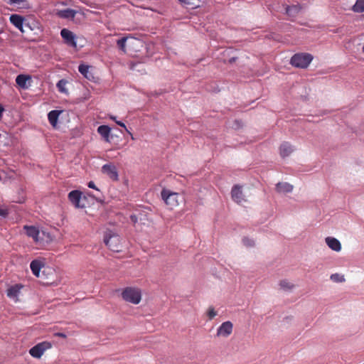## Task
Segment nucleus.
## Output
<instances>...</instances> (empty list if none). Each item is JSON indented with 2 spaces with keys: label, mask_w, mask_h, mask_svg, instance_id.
<instances>
[{
  "label": "nucleus",
  "mask_w": 364,
  "mask_h": 364,
  "mask_svg": "<svg viewBox=\"0 0 364 364\" xmlns=\"http://www.w3.org/2000/svg\"><path fill=\"white\" fill-rule=\"evenodd\" d=\"M4 112V108L3 106L0 104V119L2 118L3 112Z\"/></svg>",
  "instance_id": "58836bf2"
},
{
  "label": "nucleus",
  "mask_w": 364,
  "mask_h": 364,
  "mask_svg": "<svg viewBox=\"0 0 364 364\" xmlns=\"http://www.w3.org/2000/svg\"><path fill=\"white\" fill-rule=\"evenodd\" d=\"M97 132L106 142H110L109 136L111 133V129L109 126L100 125L97 128Z\"/></svg>",
  "instance_id": "f3484780"
},
{
  "label": "nucleus",
  "mask_w": 364,
  "mask_h": 364,
  "mask_svg": "<svg viewBox=\"0 0 364 364\" xmlns=\"http://www.w3.org/2000/svg\"><path fill=\"white\" fill-rule=\"evenodd\" d=\"M294 151L291 145L288 142H284L279 147L280 155L282 158L289 156Z\"/></svg>",
  "instance_id": "a211bd4d"
},
{
  "label": "nucleus",
  "mask_w": 364,
  "mask_h": 364,
  "mask_svg": "<svg viewBox=\"0 0 364 364\" xmlns=\"http://www.w3.org/2000/svg\"><path fill=\"white\" fill-rule=\"evenodd\" d=\"M111 119H113V120H114V121L116 122V123H117L119 126H120V127H124L126 130H127V127H126V125L124 124V123H123V122H120V121H116V119H115V117H111Z\"/></svg>",
  "instance_id": "f704fd0d"
},
{
  "label": "nucleus",
  "mask_w": 364,
  "mask_h": 364,
  "mask_svg": "<svg viewBox=\"0 0 364 364\" xmlns=\"http://www.w3.org/2000/svg\"><path fill=\"white\" fill-rule=\"evenodd\" d=\"M129 134H130V135H131L132 139H134V138L133 135H132L131 133H129Z\"/></svg>",
  "instance_id": "ea45409f"
},
{
  "label": "nucleus",
  "mask_w": 364,
  "mask_h": 364,
  "mask_svg": "<svg viewBox=\"0 0 364 364\" xmlns=\"http://www.w3.org/2000/svg\"><path fill=\"white\" fill-rule=\"evenodd\" d=\"M105 245L113 252L120 251V237L115 234L107 233L104 239Z\"/></svg>",
  "instance_id": "39448f33"
},
{
  "label": "nucleus",
  "mask_w": 364,
  "mask_h": 364,
  "mask_svg": "<svg viewBox=\"0 0 364 364\" xmlns=\"http://www.w3.org/2000/svg\"><path fill=\"white\" fill-rule=\"evenodd\" d=\"M68 81L65 79L59 80L56 85L58 91L61 93L68 94V91L66 88Z\"/></svg>",
  "instance_id": "a878e982"
},
{
  "label": "nucleus",
  "mask_w": 364,
  "mask_h": 364,
  "mask_svg": "<svg viewBox=\"0 0 364 364\" xmlns=\"http://www.w3.org/2000/svg\"><path fill=\"white\" fill-rule=\"evenodd\" d=\"M82 198V192L80 191H72L68 193V199L70 202L77 208H82L84 205L80 204Z\"/></svg>",
  "instance_id": "1a4fd4ad"
},
{
  "label": "nucleus",
  "mask_w": 364,
  "mask_h": 364,
  "mask_svg": "<svg viewBox=\"0 0 364 364\" xmlns=\"http://www.w3.org/2000/svg\"><path fill=\"white\" fill-rule=\"evenodd\" d=\"M233 325L231 321L223 322L217 330V336L218 337H228L232 333Z\"/></svg>",
  "instance_id": "6e6552de"
},
{
  "label": "nucleus",
  "mask_w": 364,
  "mask_h": 364,
  "mask_svg": "<svg viewBox=\"0 0 364 364\" xmlns=\"http://www.w3.org/2000/svg\"><path fill=\"white\" fill-rule=\"evenodd\" d=\"M30 267L32 271V273L38 278L45 280V283L48 284L50 282V279L48 277H41V273H43V275L45 273L52 274L53 272V269L49 267H46L44 262L40 259H34L30 264Z\"/></svg>",
  "instance_id": "f257e3e1"
},
{
  "label": "nucleus",
  "mask_w": 364,
  "mask_h": 364,
  "mask_svg": "<svg viewBox=\"0 0 364 364\" xmlns=\"http://www.w3.org/2000/svg\"><path fill=\"white\" fill-rule=\"evenodd\" d=\"M88 187L90 188L95 189L97 191H99L98 188L95 186V184L93 181H90L87 184Z\"/></svg>",
  "instance_id": "c9c22d12"
},
{
  "label": "nucleus",
  "mask_w": 364,
  "mask_h": 364,
  "mask_svg": "<svg viewBox=\"0 0 364 364\" xmlns=\"http://www.w3.org/2000/svg\"><path fill=\"white\" fill-rule=\"evenodd\" d=\"M51 347L52 345L50 342L43 341L32 347L29 350V353L33 358H40L44 352Z\"/></svg>",
  "instance_id": "423d86ee"
},
{
  "label": "nucleus",
  "mask_w": 364,
  "mask_h": 364,
  "mask_svg": "<svg viewBox=\"0 0 364 364\" xmlns=\"http://www.w3.org/2000/svg\"><path fill=\"white\" fill-rule=\"evenodd\" d=\"M331 279L336 282H343L345 281L344 277L339 274H333L331 275Z\"/></svg>",
  "instance_id": "c756f323"
},
{
  "label": "nucleus",
  "mask_w": 364,
  "mask_h": 364,
  "mask_svg": "<svg viewBox=\"0 0 364 364\" xmlns=\"http://www.w3.org/2000/svg\"><path fill=\"white\" fill-rule=\"evenodd\" d=\"M241 188H242V187L238 185L234 186L233 188H232V191H231L232 198L237 203H241L246 200L245 199V196L242 193Z\"/></svg>",
  "instance_id": "f8f14e48"
},
{
  "label": "nucleus",
  "mask_w": 364,
  "mask_h": 364,
  "mask_svg": "<svg viewBox=\"0 0 364 364\" xmlns=\"http://www.w3.org/2000/svg\"><path fill=\"white\" fill-rule=\"evenodd\" d=\"M102 171L103 173L107 174L112 180H118V173L115 166L112 164H105L102 167Z\"/></svg>",
  "instance_id": "9b49d317"
},
{
  "label": "nucleus",
  "mask_w": 364,
  "mask_h": 364,
  "mask_svg": "<svg viewBox=\"0 0 364 364\" xmlns=\"http://www.w3.org/2000/svg\"><path fill=\"white\" fill-rule=\"evenodd\" d=\"M279 286L284 290H291L294 287L293 284H291L290 282H289L287 279H284V280L280 281Z\"/></svg>",
  "instance_id": "c85d7f7f"
},
{
  "label": "nucleus",
  "mask_w": 364,
  "mask_h": 364,
  "mask_svg": "<svg viewBox=\"0 0 364 364\" xmlns=\"http://www.w3.org/2000/svg\"><path fill=\"white\" fill-rule=\"evenodd\" d=\"M313 60V56L309 53H296L291 60L290 63L292 66L299 68H306Z\"/></svg>",
  "instance_id": "20e7f679"
},
{
  "label": "nucleus",
  "mask_w": 364,
  "mask_h": 364,
  "mask_svg": "<svg viewBox=\"0 0 364 364\" xmlns=\"http://www.w3.org/2000/svg\"><path fill=\"white\" fill-rule=\"evenodd\" d=\"M55 336L61 337V338H66V335L63 333H56L55 334Z\"/></svg>",
  "instance_id": "e433bc0d"
},
{
  "label": "nucleus",
  "mask_w": 364,
  "mask_h": 364,
  "mask_svg": "<svg viewBox=\"0 0 364 364\" xmlns=\"http://www.w3.org/2000/svg\"><path fill=\"white\" fill-rule=\"evenodd\" d=\"M41 277H48L50 278V282L49 284H51V283L53 282V281H52V280H53V277H54V275H55V270L53 269V272L52 274H51V273H50V274H48V273H47V272H46V273H45V274H44V275H43V273L41 272Z\"/></svg>",
  "instance_id": "473e14b6"
},
{
  "label": "nucleus",
  "mask_w": 364,
  "mask_h": 364,
  "mask_svg": "<svg viewBox=\"0 0 364 364\" xmlns=\"http://www.w3.org/2000/svg\"><path fill=\"white\" fill-rule=\"evenodd\" d=\"M90 66L81 64L78 67L79 72L87 80H92L95 77L93 74L90 71Z\"/></svg>",
  "instance_id": "6ab92c4d"
},
{
  "label": "nucleus",
  "mask_w": 364,
  "mask_h": 364,
  "mask_svg": "<svg viewBox=\"0 0 364 364\" xmlns=\"http://www.w3.org/2000/svg\"><path fill=\"white\" fill-rule=\"evenodd\" d=\"M11 4H20L23 1V0H9Z\"/></svg>",
  "instance_id": "4c0bfd02"
},
{
  "label": "nucleus",
  "mask_w": 364,
  "mask_h": 364,
  "mask_svg": "<svg viewBox=\"0 0 364 364\" xmlns=\"http://www.w3.org/2000/svg\"><path fill=\"white\" fill-rule=\"evenodd\" d=\"M26 23L28 24V27L25 28L28 31V33L31 31H34L36 29V34H38V31H41V28L39 26V23L35 21H29L26 20Z\"/></svg>",
  "instance_id": "b1692460"
},
{
  "label": "nucleus",
  "mask_w": 364,
  "mask_h": 364,
  "mask_svg": "<svg viewBox=\"0 0 364 364\" xmlns=\"http://www.w3.org/2000/svg\"><path fill=\"white\" fill-rule=\"evenodd\" d=\"M301 6L299 4L287 6L286 7V13L290 17H295L301 11Z\"/></svg>",
  "instance_id": "412c9836"
},
{
  "label": "nucleus",
  "mask_w": 364,
  "mask_h": 364,
  "mask_svg": "<svg viewBox=\"0 0 364 364\" xmlns=\"http://www.w3.org/2000/svg\"><path fill=\"white\" fill-rule=\"evenodd\" d=\"M122 297L127 302L138 304L141 300V291L137 287H126L122 292Z\"/></svg>",
  "instance_id": "7ed1b4c3"
},
{
  "label": "nucleus",
  "mask_w": 364,
  "mask_h": 364,
  "mask_svg": "<svg viewBox=\"0 0 364 364\" xmlns=\"http://www.w3.org/2000/svg\"><path fill=\"white\" fill-rule=\"evenodd\" d=\"M62 112V110H52L48 114V122L53 128L57 127L58 118Z\"/></svg>",
  "instance_id": "2eb2a0df"
},
{
  "label": "nucleus",
  "mask_w": 364,
  "mask_h": 364,
  "mask_svg": "<svg viewBox=\"0 0 364 364\" xmlns=\"http://www.w3.org/2000/svg\"><path fill=\"white\" fill-rule=\"evenodd\" d=\"M9 214V212L5 208H0V215L3 217H6Z\"/></svg>",
  "instance_id": "72a5a7b5"
},
{
  "label": "nucleus",
  "mask_w": 364,
  "mask_h": 364,
  "mask_svg": "<svg viewBox=\"0 0 364 364\" xmlns=\"http://www.w3.org/2000/svg\"><path fill=\"white\" fill-rule=\"evenodd\" d=\"M161 196L169 209L172 210L180 204L181 197L179 193L164 188L161 192Z\"/></svg>",
  "instance_id": "f03ea898"
},
{
  "label": "nucleus",
  "mask_w": 364,
  "mask_h": 364,
  "mask_svg": "<svg viewBox=\"0 0 364 364\" xmlns=\"http://www.w3.org/2000/svg\"><path fill=\"white\" fill-rule=\"evenodd\" d=\"M216 316V311H215L214 308L210 307L209 308L208 311V316L209 317V319H213Z\"/></svg>",
  "instance_id": "2f4dec72"
},
{
  "label": "nucleus",
  "mask_w": 364,
  "mask_h": 364,
  "mask_svg": "<svg viewBox=\"0 0 364 364\" xmlns=\"http://www.w3.org/2000/svg\"><path fill=\"white\" fill-rule=\"evenodd\" d=\"M326 242L327 245L331 248L332 250L336 252H340L341 250V244L339 242L338 240H337L335 237H327L326 238Z\"/></svg>",
  "instance_id": "dca6fc26"
},
{
  "label": "nucleus",
  "mask_w": 364,
  "mask_h": 364,
  "mask_svg": "<svg viewBox=\"0 0 364 364\" xmlns=\"http://www.w3.org/2000/svg\"><path fill=\"white\" fill-rule=\"evenodd\" d=\"M128 39V37H123L117 41L118 48L124 53H126V43Z\"/></svg>",
  "instance_id": "cd10ccee"
},
{
  "label": "nucleus",
  "mask_w": 364,
  "mask_h": 364,
  "mask_svg": "<svg viewBox=\"0 0 364 364\" xmlns=\"http://www.w3.org/2000/svg\"><path fill=\"white\" fill-rule=\"evenodd\" d=\"M60 35H61L62 38L64 39L66 44H68V46H72L73 48L77 47V43L75 41V36L74 35V33L72 31H70L66 28H63L60 31Z\"/></svg>",
  "instance_id": "9d476101"
},
{
  "label": "nucleus",
  "mask_w": 364,
  "mask_h": 364,
  "mask_svg": "<svg viewBox=\"0 0 364 364\" xmlns=\"http://www.w3.org/2000/svg\"><path fill=\"white\" fill-rule=\"evenodd\" d=\"M31 79L29 75H18L16 78V84L22 89L28 88L27 82Z\"/></svg>",
  "instance_id": "aec40b11"
},
{
  "label": "nucleus",
  "mask_w": 364,
  "mask_h": 364,
  "mask_svg": "<svg viewBox=\"0 0 364 364\" xmlns=\"http://www.w3.org/2000/svg\"><path fill=\"white\" fill-rule=\"evenodd\" d=\"M23 229L26 230V234L27 236L31 237L35 242H38L40 241L39 234L40 231L38 228L35 226H28L25 225Z\"/></svg>",
  "instance_id": "ddd939ff"
},
{
  "label": "nucleus",
  "mask_w": 364,
  "mask_h": 364,
  "mask_svg": "<svg viewBox=\"0 0 364 364\" xmlns=\"http://www.w3.org/2000/svg\"><path fill=\"white\" fill-rule=\"evenodd\" d=\"M22 287L23 286L21 284H15L10 287L7 289V296L14 299L15 301H18V296Z\"/></svg>",
  "instance_id": "4468645a"
},
{
  "label": "nucleus",
  "mask_w": 364,
  "mask_h": 364,
  "mask_svg": "<svg viewBox=\"0 0 364 364\" xmlns=\"http://www.w3.org/2000/svg\"><path fill=\"white\" fill-rule=\"evenodd\" d=\"M11 23L15 26L18 29H19L23 33H28V31L25 29V28L28 27V23H26V20L23 18L21 16L18 14H12L10 16Z\"/></svg>",
  "instance_id": "0eeeda50"
},
{
  "label": "nucleus",
  "mask_w": 364,
  "mask_h": 364,
  "mask_svg": "<svg viewBox=\"0 0 364 364\" xmlns=\"http://www.w3.org/2000/svg\"><path fill=\"white\" fill-rule=\"evenodd\" d=\"M186 8L193 9L200 6V0H178Z\"/></svg>",
  "instance_id": "4be33fe9"
},
{
  "label": "nucleus",
  "mask_w": 364,
  "mask_h": 364,
  "mask_svg": "<svg viewBox=\"0 0 364 364\" xmlns=\"http://www.w3.org/2000/svg\"><path fill=\"white\" fill-rule=\"evenodd\" d=\"M352 10L354 12H364V0H356L355 4L353 6Z\"/></svg>",
  "instance_id": "bb28decb"
},
{
  "label": "nucleus",
  "mask_w": 364,
  "mask_h": 364,
  "mask_svg": "<svg viewBox=\"0 0 364 364\" xmlns=\"http://www.w3.org/2000/svg\"><path fill=\"white\" fill-rule=\"evenodd\" d=\"M242 242H243V244L247 247H252L255 244V242L252 240L247 238V237L243 238Z\"/></svg>",
  "instance_id": "7c9ffc66"
},
{
  "label": "nucleus",
  "mask_w": 364,
  "mask_h": 364,
  "mask_svg": "<svg viewBox=\"0 0 364 364\" xmlns=\"http://www.w3.org/2000/svg\"><path fill=\"white\" fill-rule=\"evenodd\" d=\"M59 16L64 18H73L75 17V12L73 9H65L59 12Z\"/></svg>",
  "instance_id": "393cba45"
},
{
  "label": "nucleus",
  "mask_w": 364,
  "mask_h": 364,
  "mask_svg": "<svg viewBox=\"0 0 364 364\" xmlns=\"http://www.w3.org/2000/svg\"><path fill=\"white\" fill-rule=\"evenodd\" d=\"M276 188L280 193H289L292 191L293 186L288 183H278Z\"/></svg>",
  "instance_id": "5701e85b"
}]
</instances>
